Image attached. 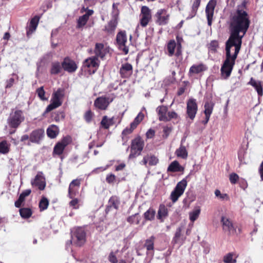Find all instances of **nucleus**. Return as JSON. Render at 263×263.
<instances>
[{"instance_id": "obj_1", "label": "nucleus", "mask_w": 263, "mask_h": 263, "mask_svg": "<svg viewBox=\"0 0 263 263\" xmlns=\"http://www.w3.org/2000/svg\"><path fill=\"white\" fill-rule=\"evenodd\" d=\"M250 24L249 15L243 6H239L231 14L230 18V36L226 42L227 45L241 47L242 39L246 33Z\"/></svg>"}, {"instance_id": "obj_2", "label": "nucleus", "mask_w": 263, "mask_h": 263, "mask_svg": "<svg viewBox=\"0 0 263 263\" xmlns=\"http://www.w3.org/2000/svg\"><path fill=\"white\" fill-rule=\"evenodd\" d=\"M232 47V46L226 44V57L220 70L221 76L225 79L230 77L235 64V60L240 49L239 47H235L234 53L231 55V48Z\"/></svg>"}, {"instance_id": "obj_3", "label": "nucleus", "mask_w": 263, "mask_h": 263, "mask_svg": "<svg viewBox=\"0 0 263 263\" xmlns=\"http://www.w3.org/2000/svg\"><path fill=\"white\" fill-rule=\"evenodd\" d=\"M71 240L70 243H66V248L68 249L72 242L74 245L77 246H82L84 244L86 241V232L84 229L81 227L73 228L71 231Z\"/></svg>"}, {"instance_id": "obj_4", "label": "nucleus", "mask_w": 263, "mask_h": 263, "mask_svg": "<svg viewBox=\"0 0 263 263\" xmlns=\"http://www.w3.org/2000/svg\"><path fill=\"white\" fill-rule=\"evenodd\" d=\"M64 96V89L59 88L56 91L53 92L52 96L51 103L46 107L45 113H47L60 106L62 104V99Z\"/></svg>"}, {"instance_id": "obj_5", "label": "nucleus", "mask_w": 263, "mask_h": 263, "mask_svg": "<svg viewBox=\"0 0 263 263\" xmlns=\"http://www.w3.org/2000/svg\"><path fill=\"white\" fill-rule=\"evenodd\" d=\"M25 120V116L21 110L17 109L12 111L7 119L9 126L13 128H17Z\"/></svg>"}, {"instance_id": "obj_6", "label": "nucleus", "mask_w": 263, "mask_h": 263, "mask_svg": "<svg viewBox=\"0 0 263 263\" xmlns=\"http://www.w3.org/2000/svg\"><path fill=\"white\" fill-rule=\"evenodd\" d=\"M144 145V141L140 137H137L132 141L129 159L135 158L141 154Z\"/></svg>"}, {"instance_id": "obj_7", "label": "nucleus", "mask_w": 263, "mask_h": 263, "mask_svg": "<svg viewBox=\"0 0 263 263\" xmlns=\"http://www.w3.org/2000/svg\"><path fill=\"white\" fill-rule=\"evenodd\" d=\"M115 98L116 96L114 93L100 97L95 100L94 105L101 110H105Z\"/></svg>"}, {"instance_id": "obj_8", "label": "nucleus", "mask_w": 263, "mask_h": 263, "mask_svg": "<svg viewBox=\"0 0 263 263\" xmlns=\"http://www.w3.org/2000/svg\"><path fill=\"white\" fill-rule=\"evenodd\" d=\"M186 186L187 181L185 179L178 182L174 190L171 192L170 197V199L173 203L176 202L183 194Z\"/></svg>"}, {"instance_id": "obj_9", "label": "nucleus", "mask_w": 263, "mask_h": 263, "mask_svg": "<svg viewBox=\"0 0 263 263\" xmlns=\"http://www.w3.org/2000/svg\"><path fill=\"white\" fill-rule=\"evenodd\" d=\"M116 41L119 49L122 51L125 54H127L128 53L129 49L127 46V40L125 31H121L117 33Z\"/></svg>"}, {"instance_id": "obj_10", "label": "nucleus", "mask_w": 263, "mask_h": 263, "mask_svg": "<svg viewBox=\"0 0 263 263\" xmlns=\"http://www.w3.org/2000/svg\"><path fill=\"white\" fill-rule=\"evenodd\" d=\"M198 110V105L196 100L193 98L189 99L186 102L187 117L191 120H193Z\"/></svg>"}, {"instance_id": "obj_11", "label": "nucleus", "mask_w": 263, "mask_h": 263, "mask_svg": "<svg viewBox=\"0 0 263 263\" xmlns=\"http://www.w3.org/2000/svg\"><path fill=\"white\" fill-rule=\"evenodd\" d=\"M155 22L157 24L163 26L167 24L170 18V14L164 9H161L157 11L154 16Z\"/></svg>"}, {"instance_id": "obj_12", "label": "nucleus", "mask_w": 263, "mask_h": 263, "mask_svg": "<svg viewBox=\"0 0 263 263\" xmlns=\"http://www.w3.org/2000/svg\"><path fill=\"white\" fill-rule=\"evenodd\" d=\"M140 24L143 27H146L152 19L151 11L147 6H142L140 14Z\"/></svg>"}, {"instance_id": "obj_13", "label": "nucleus", "mask_w": 263, "mask_h": 263, "mask_svg": "<svg viewBox=\"0 0 263 263\" xmlns=\"http://www.w3.org/2000/svg\"><path fill=\"white\" fill-rule=\"evenodd\" d=\"M31 183L33 186L37 187L40 190L42 191L44 190L46 186V182L43 173L41 172H37L34 179L31 180Z\"/></svg>"}, {"instance_id": "obj_14", "label": "nucleus", "mask_w": 263, "mask_h": 263, "mask_svg": "<svg viewBox=\"0 0 263 263\" xmlns=\"http://www.w3.org/2000/svg\"><path fill=\"white\" fill-rule=\"evenodd\" d=\"M215 0H210L207 4L205 8V13L208 20V24L211 26L214 14V11L216 6Z\"/></svg>"}, {"instance_id": "obj_15", "label": "nucleus", "mask_w": 263, "mask_h": 263, "mask_svg": "<svg viewBox=\"0 0 263 263\" xmlns=\"http://www.w3.org/2000/svg\"><path fill=\"white\" fill-rule=\"evenodd\" d=\"M62 66L64 70L70 73L74 72L78 68L76 62L69 58H66L64 59L62 63Z\"/></svg>"}, {"instance_id": "obj_16", "label": "nucleus", "mask_w": 263, "mask_h": 263, "mask_svg": "<svg viewBox=\"0 0 263 263\" xmlns=\"http://www.w3.org/2000/svg\"><path fill=\"white\" fill-rule=\"evenodd\" d=\"M221 221L222 223V228L225 233L231 235L236 233V229L232 222L227 218L222 217Z\"/></svg>"}, {"instance_id": "obj_17", "label": "nucleus", "mask_w": 263, "mask_h": 263, "mask_svg": "<svg viewBox=\"0 0 263 263\" xmlns=\"http://www.w3.org/2000/svg\"><path fill=\"white\" fill-rule=\"evenodd\" d=\"M44 135L43 129H37L33 130L30 135V141L32 143H39Z\"/></svg>"}, {"instance_id": "obj_18", "label": "nucleus", "mask_w": 263, "mask_h": 263, "mask_svg": "<svg viewBox=\"0 0 263 263\" xmlns=\"http://www.w3.org/2000/svg\"><path fill=\"white\" fill-rule=\"evenodd\" d=\"M99 66L98 59L96 57H92L85 60L83 63V67L95 68L92 70V73H95Z\"/></svg>"}, {"instance_id": "obj_19", "label": "nucleus", "mask_w": 263, "mask_h": 263, "mask_svg": "<svg viewBox=\"0 0 263 263\" xmlns=\"http://www.w3.org/2000/svg\"><path fill=\"white\" fill-rule=\"evenodd\" d=\"M133 73V67L129 63L122 64L120 69V74L123 78H128Z\"/></svg>"}, {"instance_id": "obj_20", "label": "nucleus", "mask_w": 263, "mask_h": 263, "mask_svg": "<svg viewBox=\"0 0 263 263\" xmlns=\"http://www.w3.org/2000/svg\"><path fill=\"white\" fill-rule=\"evenodd\" d=\"M94 52L95 53V57H96L97 58H100L103 59L108 52V50L104 47L103 44L96 43L95 45Z\"/></svg>"}, {"instance_id": "obj_21", "label": "nucleus", "mask_w": 263, "mask_h": 263, "mask_svg": "<svg viewBox=\"0 0 263 263\" xmlns=\"http://www.w3.org/2000/svg\"><path fill=\"white\" fill-rule=\"evenodd\" d=\"M80 185V181L79 179L73 180L70 183L68 189V195L70 198H73L76 196L77 192V189L76 187L79 188Z\"/></svg>"}, {"instance_id": "obj_22", "label": "nucleus", "mask_w": 263, "mask_h": 263, "mask_svg": "<svg viewBox=\"0 0 263 263\" xmlns=\"http://www.w3.org/2000/svg\"><path fill=\"white\" fill-rule=\"evenodd\" d=\"M167 107L164 105L159 106L156 108V111L160 121L167 122Z\"/></svg>"}, {"instance_id": "obj_23", "label": "nucleus", "mask_w": 263, "mask_h": 263, "mask_svg": "<svg viewBox=\"0 0 263 263\" xmlns=\"http://www.w3.org/2000/svg\"><path fill=\"white\" fill-rule=\"evenodd\" d=\"M248 84L249 85L252 86L255 89L258 96H262V87L261 84V82L260 81H256L253 78H251Z\"/></svg>"}, {"instance_id": "obj_24", "label": "nucleus", "mask_w": 263, "mask_h": 263, "mask_svg": "<svg viewBox=\"0 0 263 263\" xmlns=\"http://www.w3.org/2000/svg\"><path fill=\"white\" fill-rule=\"evenodd\" d=\"M39 19L40 18L37 16H35L31 19L27 31V35L31 34L35 30L39 23Z\"/></svg>"}, {"instance_id": "obj_25", "label": "nucleus", "mask_w": 263, "mask_h": 263, "mask_svg": "<svg viewBox=\"0 0 263 263\" xmlns=\"http://www.w3.org/2000/svg\"><path fill=\"white\" fill-rule=\"evenodd\" d=\"M117 20L112 19L105 26L104 30L107 33L111 34L114 32L117 27Z\"/></svg>"}, {"instance_id": "obj_26", "label": "nucleus", "mask_w": 263, "mask_h": 263, "mask_svg": "<svg viewBox=\"0 0 263 263\" xmlns=\"http://www.w3.org/2000/svg\"><path fill=\"white\" fill-rule=\"evenodd\" d=\"M183 170L182 167L177 161L172 162L167 168V171L172 172H181Z\"/></svg>"}, {"instance_id": "obj_27", "label": "nucleus", "mask_w": 263, "mask_h": 263, "mask_svg": "<svg viewBox=\"0 0 263 263\" xmlns=\"http://www.w3.org/2000/svg\"><path fill=\"white\" fill-rule=\"evenodd\" d=\"M175 154L178 157L183 159H186L188 156L187 151L185 147L183 145H180L179 148L176 149Z\"/></svg>"}, {"instance_id": "obj_28", "label": "nucleus", "mask_w": 263, "mask_h": 263, "mask_svg": "<svg viewBox=\"0 0 263 263\" xmlns=\"http://www.w3.org/2000/svg\"><path fill=\"white\" fill-rule=\"evenodd\" d=\"M59 128L54 125L49 126L47 129V134L51 138H54L59 134Z\"/></svg>"}, {"instance_id": "obj_29", "label": "nucleus", "mask_w": 263, "mask_h": 263, "mask_svg": "<svg viewBox=\"0 0 263 263\" xmlns=\"http://www.w3.org/2000/svg\"><path fill=\"white\" fill-rule=\"evenodd\" d=\"M168 211L167 209L164 204H161L158 212V218L161 221H163V218L167 216Z\"/></svg>"}, {"instance_id": "obj_30", "label": "nucleus", "mask_w": 263, "mask_h": 263, "mask_svg": "<svg viewBox=\"0 0 263 263\" xmlns=\"http://www.w3.org/2000/svg\"><path fill=\"white\" fill-rule=\"evenodd\" d=\"M62 66L58 62H54L51 63L50 73L51 74H57L61 72Z\"/></svg>"}, {"instance_id": "obj_31", "label": "nucleus", "mask_w": 263, "mask_h": 263, "mask_svg": "<svg viewBox=\"0 0 263 263\" xmlns=\"http://www.w3.org/2000/svg\"><path fill=\"white\" fill-rule=\"evenodd\" d=\"M114 118H108L107 116H105L103 117L101 122V124L103 127L105 129H108L109 126L112 125L114 122Z\"/></svg>"}, {"instance_id": "obj_32", "label": "nucleus", "mask_w": 263, "mask_h": 263, "mask_svg": "<svg viewBox=\"0 0 263 263\" xmlns=\"http://www.w3.org/2000/svg\"><path fill=\"white\" fill-rule=\"evenodd\" d=\"M176 47V42L174 40H172L168 42L167 45V50L168 55L172 57L175 53V49Z\"/></svg>"}, {"instance_id": "obj_33", "label": "nucleus", "mask_w": 263, "mask_h": 263, "mask_svg": "<svg viewBox=\"0 0 263 263\" xmlns=\"http://www.w3.org/2000/svg\"><path fill=\"white\" fill-rule=\"evenodd\" d=\"M205 69L204 65H194L190 69V72L193 73H199Z\"/></svg>"}, {"instance_id": "obj_34", "label": "nucleus", "mask_w": 263, "mask_h": 263, "mask_svg": "<svg viewBox=\"0 0 263 263\" xmlns=\"http://www.w3.org/2000/svg\"><path fill=\"white\" fill-rule=\"evenodd\" d=\"M214 104L211 102H206L204 104V112L205 116L210 117L212 113L213 109Z\"/></svg>"}, {"instance_id": "obj_35", "label": "nucleus", "mask_w": 263, "mask_h": 263, "mask_svg": "<svg viewBox=\"0 0 263 263\" xmlns=\"http://www.w3.org/2000/svg\"><path fill=\"white\" fill-rule=\"evenodd\" d=\"M200 209L199 207L189 213V218L192 222H194L199 217Z\"/></svg>"}, {"instance_id": "obj_36", "label": "nucleus", "mask_w": 263, "mask_h": 263, "mask_svg": "<svg viewBox=\"0 0 263 263\" xmlns=\"http://www.w3.org/2000/svg\"><path fill=\"white\" fill-rule=\"evenodd\" d=\"M155 214V211L150 208L144 213V217L146 220L152 221L154 219Z\"/></svg>"}, {"instance_id": "obj_37", "label": "nucleus", "mask_w": 263, "mask_h": 263, "mask_svg": "<svg viewBox=\"0 0 263 263\" xmlns=\"http://www.w3.org/2000/svg\"><path fill=\"white\" fill-rule=\"evenodd\" d=\"M201 0H194L193 4L192 5V10L191 14L190 16L187 17V18H191L196 14L198 7L200 4Z\"/></svg>"}, {"instance_id": "obj_38", "label": "nucleus", "mask_w": 263, "mask_h": 263, "mask_svg": "<svg viewBox=\"0 0 263 263\" xmlns=\"http://www.w3.org/2000/svg\"><path fill=\"white\" fill-rule=\"evenodd\" d=\"M10 145L5 140L0 142V153L6 154L9 152Z\"/></svg>"}, {"instance_id": "obj_39", "label": "nucleus", "mask_w": 263, "mask_h": 263, "mask_svg": "<svg viewBox=\"0 0 263 263\" xmlns=\"http://www.w3.org/2000/svg\"><path fill=\"white\" fill-rule=\"evenodd\" d=\"M88 21V19L84 16L82 15L80 16L77 20V28H82L86 24Z\"/></svg>"}, {"instance_id": "obj_40", "label": "nucleus", "mask_w": 263, "mask_h": 263, "mask_svg": "<svg viewBox=\"0 0 263 263\" xmlns=\"http://www.w3.org/2000/svg\"><path fill=\"white\" fill-rule=\"evenodd\" d=\"M20 214L23 218H28L31 216L32 212L29 208H22L20 209Z\"/></svg>"}, {"instance_id": "obj_41", "label": "nucleus", "mask_w": 263, "mask_h": 263, "mask_svg": "<svg viewBox=\"0 0 263 263\" xmlns=\"http://www.w3.org/2000/svg\"><path fill=\"white\" fill-rule=\"evenodd\" d=\"M144 118V114L140 112L137 116L135 118L134 121L130 123L133 127H137V125L140 123Z\"/></svg>"}, {"instance_id": "obj_42", "label": "nucleus", "mask_w": 263, "mask_h": 263, "mask_svg": "<svg viewBox=\"0 0 263 263\" xmlns=\"http://www.w3.org/2000/svg\"><path fill=\"white\" fill-rule=\"evenodd\" d=\"M154 236H151L149 239L146 240L144 247H146L147 251L154 250Z\"/></svg>"}, {"instance_id": "obj_43", "label": "nucleus", "mask_w": 263, "mask_h": 263, "mask_svg": "<svg viewBox=\"0 0 263 263\" xmlns=\"http://www.w3.org/2000/svg\"><path fill=\"white\" fill-rule=\"evenodd\" d=\"M119 201L116 197H111L108 201V206L117 209L119 205Z\"/></svg>"}, {"instance_id": "obj_44", "label": "nucleus", "mask_w": 263, "mask_h": 263, "mask_svg": "<svg viewBox=\"0 0 263 263\" xmlns=\"http://www.w3.org/2000/svg\"><path fill=\"white\" fill-rule=\"evenodd\" d=\"M140 218L138 216V214H135L129 217L127 221L130 223L138 224L140 222Z\"/></svg>"}, {"instance_id": "obj_45", "label": "nucleus", "mask_w": 263, "mask_h": 263, "mask_svg": "<svg viewBox=\"0 0 263 263\" xmlns=\"http://www.w3.org/2000/svg\"><path fill=\"white\" fill-rule=\"evenodd\" d=\"M65 148V147L64 146L59 142L55 145L53 149V153L60 155L63 153Z\"/></svg>"}, {"instance_id": "obj_46", "label": "nucleus", "mask_w": 263, "mask_h": 263, "mask_svg": "<svg viewBox=\"0 0 263 263\" xmlns=\"http://www.w3.org/2000/svg\"><path fill=\"white\" fill-rule=\"evenodd\" d=\"M36 93L40 99L42 100H46L47 98L45 97V92L44 90L43 87H41L37 88L36 90Z\"/></svg>"}, {"instance_id": "obj_47", "label": "nucleus", "mask_w": 263, "mask_h": 263, "mask_svg": "<svg viewBox=\"0 0 263 263\" xmlns=\"http://www.w3.org/2000/svg\"><path fill=\"white\" fill-rule=\"evenodd\" d=\"M49 204L48 200L46 198H43L39 203V206L41 210H44L48 208Z\"/></svg>"}, {"instance_id": "obj_48", "label": "nucleus", "mask_w": 263, "mask_h": 263, "mask_svg": "<svg viewBox=\"0 0 263 263\" xmlns=\"http://www.w3.org/2000/svg\"><path fill=\"white\" fill-rule=\"evenodd\" d=\"M182 228L181 227H178L175 234V236L173 239V241L174 242V243H176L178 242L180 236H181V232L182 231Z\"/></svg>"}, {"instance_id": "obj_49", "label": "nucleus", "mask_w": 263, "mask_h": 263, "mask_svg": "<svg viewBox=\"0 0 263 263\" xmlns=\"http://www.w3.org/2000/svg\"><path fill=\"white\" fill-rule=\"evenodd\" d=\"M223 261L225 263H236V260L233 259V255L229 253L224 257Z\"/></svg>"}, {"instance_id": "obj_50", "label": "nucleus", "mask_w": 263, "mask_h": 263, "mask_svg": "<svg viewBox=\"0 0 263 263\" xmlns=\"http://www.w3.org/2000/svg\"><path fill=\"white\" fill-rule=\"evenodd\" d=\"M158 162V158L154 155H148V164L149 165H155Z\"/></svg>"}, {"instance_id": "obj_51", "label": "nucleus", "mask_w": 263, "mask_h": 263, "mask_svg": "<svg viewBox=\"0 0 263 263\" xmlns=\"http://www.w3.org/2000/svg\"><path fill=\"white\" fill-rule=\"evenodd\" d=\"M167 121H169L171 120L174 119H176L178 118V114L174 111H171L167 112Z\"/></svg>"}, {"instance_id": "obj_52", "label": "nucleus", "mask_w": 263, "mask_h": 263, "mask_svg": "<svg viewBox=\"0 0 263 263\" xmlns=\"http://www.w3.org/2000/svg\"><path fill=\"white\" fill-rule=\"evenodd\" d=\"M108 259L109 261L111 263H117L118 262V259L116 257V254L112 251H111L109 253V254L108 255Z\"/></svg>"}, {"instance_id": "obj_53", "label": "nucleus", "mask_w": 263, "mask_h": 263, "mask_svg": "<svg viewBox=\"0 0 263 263\" xmlns=\"http://www.w3.org/2000/svg\"><path fill=\"white\" fill-rule=\"evenodd\" d=\"M92 116V112H91V110H89L85 112L84 115V119L87 123H89L91 121Z\"/></svg>"}, {"instance_id": "obj_54", "label": "nucleus", "mask_w": 263, "mask_h": 263, "mask_svg": "<svg viewBox=\"0 0 263 263\" xmlns=\"http://www.w3.org/2000/svg\"><path fill=\"white\" fill-rule=\"evenodd\" d=\"M239 179V176L235 173H232L230 175L229 179L232 184H235Z\"/></svg>"}, {"instance_id": "obj_55", "label": "nucleus", "mask_w": 263, "mask_h": 263, "mask_svg": "<svg viewBox=\"0 0 263 263\" xmlns=\"http://www.w3.org/2000/svg\"><path fill=\"white\" fill-rule=\"evenodd\" d=\"M116 176L114 174H109L107 176L106 180L108 183H112L115 181Z\"/></svg>"}, {"instance_id": "obj_56", "label": "nucleus", "mask_w": 263, "mask_h": 263, "mask_svg": "<svg viewBox=\"0 0 263 263\" xmlns=\"http://www.w3.org/2000/svg\"><path fill=\"white\" fill-rule=\"evenodd\" d=\"M136 128V127H133L132 126L131 124H130V127H127L124 129L122 132V135H126L129 134H131L133 131Z\"/></svg>"}, {"instance_id": "obj_57", "label": "nucleus", "mask_w": 263, "mask_h": 263, "mask_svg": "<svg viewBox=\"0 0 263 263\" xmlns=\"http://www.w3.org/2000/svg\"><path fill=\"white\" fill-rule=\"evenodd\" d=\"M215 195L216 197L221 199H224L226 198H227V195L226 194H221L220 191L218 190H215Z\"/></svg>"}, {"instance_id": "obj_58", "label": "nucleus", "mask_w": 263, "mask_h": 263, "mask_svg": "<svg viewBox=\"0 0 263 263\" xmlns=\"http://www.w3.org/2000/svg\"><path fill=\"white\" fill-rule=\"evenodd\" d=\"M78 199L75 198L70 202L69 204L71 206H72L73 208L77 209L78 208Z\"/></svg>"}, {"instance_id": "obj_59", "label": "nucleus", "mask_w": 263, "mask_h": 263, "mask_svg": "<svg viewBox=\"0 0 263 263\" xmlns=\"http://www.w3.org/2000/svg\"><path fill=\"white\" fill-rule=\"evenodd\" d=\"M14 82L13 78H10L6 81V88H9L12 86Z\"/></svg>"}, {"instance_id": "obj_60", "label": "nucleus", "mask_w": 263, "mask_h": 263, "mask_svg": "<svg viewBox=\"0 0 263 263\" xmlns=\"http://www.w3.org/2000/svg\"><path fill=\"white\" fill-rule=\"evenodd\" d=\"M155 130L152 129H149L146 133V137L148 139L152 138L155 136Z\"/></svg>"}, {"instance_id": "obj_61", "label": "nucleus", "mask_w": 263, "mask_h": 263, "mask_svg": "<svg viewBox=\"0 0 263 263\" xmlns=\"http://www.w3.org/2000/svg\"><path fill=\"white\" fill-rule=\"evenodd\" d=\"M70 138L69 137H65L61 142H59L65 147L69 144Z\"/></svg>"}, {"instance_id": "obj_62", "label": "nucleus", "mask_w": 263, "mask_h": 263, "mask_svg": "<svg viewBox=\"0 0 263 263\" xmlns=\"http://www.w3.org/2000/svg\"><path fill=\"white\" fill-rule=\"evenodd\" d=\"M172 131V128L168 126H165L163 127V132L167 137Z\"/></svg>"}, {"instance_id": "obj_63", "label": "nucleus", "mask_w": 263, "mask_h": 263, "mask_svg": "<svg viewBox=\"0 0 263 263\" xmlns=\"http://www.w3.org/2000/svg\"><path fill=\"white\" fill-rule=\"evenodd\" d=\"M86 12V13L83 15L89 20V16L93 14V13L94 12L93 10H91V9H88Z\"/></svg>"}, {"instance_id": "obj_64", "label": "nucleus", "mask_w": 263, "mask_h": 263, "mask_svg": "<svg viewBox=\"0 0 263 263\" xmlns=\"http://www.w3.org/2000/svg\"><path fill=\"white\" fill-rule=\"evenodd\" d=\"M148 163V155L144 156L143 158V160L140 162V163L142 165H146V164Z\"/></svg>"}]
</instances>
